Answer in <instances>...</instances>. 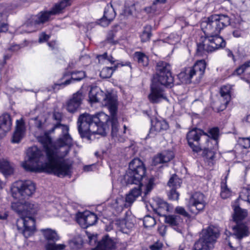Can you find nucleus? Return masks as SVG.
<instances>
[{"label": "nucleus", "mask_w": 250, "mask_h": 250, "mask_svg": "<svg viewBox=\"0 0 250 250\" xmlns=\"http://www.w3.org/2000/svg\"><path fill=\"white\" fill-rule=\"evenodd\" d=\"M0 171L5 175H9L14 172V165L7 160L0 159Z\"/></svg>", "instance_id": "obj_30"}, {"label": "nucleus", "mask_w": 250, "mask_h": 250, "mask_svg": "<svg viewBox=\"0 0 250 250\" xmlns=\"http://www.w3.org/2000/svg\"><path fill=\"white\" fill-rule=\"evenodd\" d=\"M182 180L177 175H173L169 180L167 185L172 188H178L181 187Z\"/></svg>", "instance_id": "obj_39"}, {"label": "nucleus", "mask_w": 250, "mask_h": 250, "mask_svg": "<svg viewBox=\"0 0 250 250\" xmlns=\"http://www.w3.org/2000/svg\"><path fill=\"white\" fill-rule=\"evenodd\" d=\"M209 133L210 135H208L210 139L209 146H211L212 149L211 152L209 151H207V158L212 159L214 155L213 150L216 149L218 147L217 139L218 136L219 129L217 127L211 128L210 129Z\"/></svg>", "instance_id": "obj_20"}, {"label": "nucleus", "mask_w": 250, "mask_h": 250, "mask_svg": "<svg viewBox=\"0 0 250 250\" xmlns=\"http://www.w3.org/2000/svg\"><path fill=\"white\" fill-rule=\"evenodd\" d=\"M98 58H99V60L101 59L107 60L111 63H113L115 61L114 59L111 56H108L106 53H104L103 55L98 56Z\"/></svg>", "instance_id": "obj_50"}, {"label": "nucleus", "mask_w": 250, "mask_h": 250, "mask_svg": "<svg viewBox=\"0 0 250 250\" xmlns=\"http://www.w3.org/2000/svg\"><path fill=\"white\" fill-rule=\"evenodd\" d=\"M230 23V19L225 14H214L201 23L205 35H219L221 31Z\"/></svg>", "instance_id": "obj_4"}, {"label": "nucleus", "mask_w": 250, "mask_h": 250, "mask_svg": "<svg viewBox=\"0 0 250 250\" xmlns=\"http://www.w3.org/2000/svg\"><path fill=\"white\" fill-rule=\"evenodd\" d=\"M234 213L233 214V221L235 223H244L243 220L248 215L246 209H242L238 206H233Z\"/></svg>", "instance_id": "obj_26"}, {"label": "nucleus", "mask_w": 250, "mask_h": 250, "mask_svg": "<svg viewBox=\"0 0 250 250\" xmlns=\"http://www.w3.org/2000/svg\"><path fill=\"white\" fill-rule=\"evenodd\" d=\"M187 139L193 152L198 153L203 150L204 156L207 157V151H211L212 147L209 146V136L201 129L194 128L189 131Z\"/></svg>", "instance_id": "obj_3"}, {"label": "nucleus", "mask_w": 250, "mask_h": 250, "mask_svg": "<svg viewBox=\"0 0 250 250\" xmlns=\"http://www.w3.org/2000/svg\"><path fill=\"white\" fill-rule=\"evenodd\" d=\"M71 78L70 79L66 80L62 84L63 85H68L72 81H80L84 78L85 76V72L83 71H73L71 73Z\"/></svg>", "instance_id": "obj_32"}, {"label": "nucleus", "mask_w": 250, "mask_h": 250, "mask_svg": "<svg viewBox=\"0 0 250 250\" xmlns=\"http://www.w3.org/2000/svg\"><path fill=\"white\" fill-rule=\"evenodd\" d=\"M54 14L51 10L41 11L38 14L32 16L26 22V25L32 29L29 32L36 30L41 24L49 21Z\"/></svg>", "instance_id": "obj_15"}, {"label": "nucleus", "mask_w": 250, "mask_h": 250, "mask_svg": "<svg viewBox=\"0 0 250 250\" xmlns=\"http://www.w3.org/2000/svg\"><path fill=\"white\" fill-rule=\"evenodd\" d=\"M151 26L147 25L144 27V31L141 35V39L142 42L148 41L151 36Z\"/></svg>", "instance_id": "obj_41"}, {"label": "nucleus", "mask_w": 250, "mask_h": 250, "mask_svg": "<svg viewBox=\"0 0 250 250\" xmlns=\"http://www.w3.org/2000/svg\"><path fill=\"white\" fill-rule=\"evenodd\" d=\"M250 67V60L238 67L233 72V75H240Z\"/></svg>", "instance_id": "obj_43"}, {"label": "nucleus", "mask_w": 250, "mask_h": 250, "mask_svg": "<svg viewBox=\"0 0 250 250\" xmlns=\"http://www.w3.org/2000/svg\"><path fill=\"white\" fill-rule=\"evenodd\" d=\"M60 128L62 137L54 144L47 133L38 137L44 149L47 162L45 163V168L48 173H53L59 177H64L70 173L72 164L66 160H62L68 153L72 146V138L68 134L67 125L56 124L54 129Z\"/></svg>", "instance_id": "obj_1"}, {"label": "nucleus", "mask_w": 250, "mask_h": 250, "mask_svg": "<svg viewBox=\"0 0 250 250\" xmlns=\"http://www.w3.org/2000/svg\"><path fill=\"white\" fill-rule=\"evenodd\" d=\"M8 214L6 212L2 209H0V219L5 220L7 218Z\"/></svg>", "instance_id": "obj_56"}, {"label": "nucleus", "mask_w": 250, "mask_h": 250, "mask_svg": "<svg viewBox=\"0 0 250 250\" xmlns=\"http://www.w3.org/2000/svg\"><path fill=\"white\" fill-rule=\"evenodd\" d=\"M112 206L118 213L121 212L124 207H127V204L122 196L117 197L112 204Z\"/></svg>", "instance_id": "obj_34"}, {"label": "nucleus", "mask_w": 250, "mask_h": 250, "mask_svg": "<svg viewBox=\"0 0 250 250\" xmlns=\"http://www.w3.org/2000/svg\"><path fill=\"white\" fill-rule=\"evenodd\" d=\"M174 157L173 152L171 151H165L156 155L153 159L152 163L154 166L159 164L169 162Z\"/></svg>", "instance_id": "obj_24"}, {"label": "nucleus", "mask_w": 250, "mask_h": 250, "mask_svg": "<svg viewBox=\"0 0 250 250\" xmlns=\"http://www.w3.org/2000/svg\"><path fill=\"white\" fill-rule=\"evenodd\" d=\"M96 166L95 165H91L88 166H85L83 167V170L86 172L92 171L93 169V168H95Z\"/></svg>", "instance_id": "obj_57"}, {"label": "nucleus", "mask_w": 250, "mask_h": 250, "mask_svg": "<svg viewBox=\"0 0 250 250\" xmlns=\"http://www.w3.org/2000/svg\"><path fill=\"white\" fill-rule=\"evenodd\" d=\"M246 194H250V185L247 188L243 189L241 192L239 197H243Z\"/></svg>", "instance_id": "obj_54"}, {"label": "nucleus", "mask_w": 250, "mask_h": 250, "mask_svg": "<svg viewBox=\"0 0 250 250\" xmlns=\"http://www.w3.org/2000/svg\"><path fill=\"white\" fill-rule=\"evenodd\" d=\"M103 104L107 107L110 117L104 112L95 115L87 113L81 115L78 119V131L82 137H86L90 134H98L103 136L106 134L104 123H110L113 136H117L118 130V122L117 117L118 103L117 96L110 93L105 94Z\"/></svg>", "instance_id": "obj_2"}, {"label": "nucleus", "mask_w": 250, "mask_h": 250, "mask_svg": "<svg viewBox=\"0 0 250 250\" xmlns=\"http://www.w3.org/2000/svg\"><path fill=\"white\" fill-rule=\"evenodd\" d=\"M72 1L73 0H61L55 3L51 9L52 13L56 15L63 13L66 7L71 5Z\"/></svg>", "instance_id": "obj_28"}, {"label": "nucleus", "mask_w": 250, "mask_h": 250, "mask_svg": "<svg viewBox=\"0 0 250 250\" xmlns=\"http://www.w3.org/2000/svg\"><path fill=\"white\" fill-rule=\"evenodd\" d=\"M96 215L93 213L88 212L86 214L78 219V222H83L84 223V228H87L92 226L95 224L97 220Z\"/></svg>", "instance_id": "obj_29"}, {"label": "nucleus", "mask_w": 250, "mask_h": 250, "mask_svg": "<svg viewBox=\"0 0 250 250\" xmlns=\"http://www.w3.org/2000/svg\"><path fill=\"white\" fill-rule=\"evenodd\" d=\"M137 185H138L137 188H133L130 191V193H131L136 199L141 195V187L142 186V184H141L140 185L137 184Z\"/></svg>", "instance_id": "obj_47"}, {"label": "nucleus", "mask_w": 250, "mask_h": 250, "mask_svg": "<svg viewBox=\"0 0 250 250\" xmlns=\"http://www.w3.org/2000/svg\"><path fill=\"white\" fill-rule=\"evenodd\" d=\"M206 204L204 195L196 192L191 196L187 206L191 212L196 214L204 209Z\"/></svg>", "instance_id": "obj_16"}, {"label": "nucleus", "mask_w": 250, "mask_h": 250, "mask_svg": "<svg viewBox=\"0 0 250 250\" xmlns=\"http://www.w3.org/2000/svg\"><path fill=\"white\" fill-rule=\"evenodd\" d=\"M150 206L153 210L159 216H165L169 211L168 204L161 199L157 200Z\"/></svg>", "instance_id": "obj_21"}, {"label": "nucleus", "mask_w": 250, "mask_h": 250, "mask_svg": "<svg viewBox=\"0 0 250 250\" xmlns=\"http://www.w3.org/2000/svg\"><path fill=\"white\" fill-rule=\"evenodd\" d=\"M242 200L246 201L250 204V194H246L243 197H239Z\"/></svg>", "instance_id": "obj_60"}, {"label": "nucleus", "mask_w": 250, "mask_h": 250, "mask_svg": "<svg viewBox=\"0 0 250 250\" xmlns=\"http://www.w3.org/2000/svg\"><path fill=\"white\" fill-rule=\"evenodd\" d=\"M240 144L245 148L250 147V139L249 138H242L240 140Z\"/></svg>", "instance_id": "obj_48"}, {"label": "nucleus", "mask_w": 250, "mask_h": 250, "mask_svg": "<svg viewBox=\"0 0 250 250\" xmlns=\"http://www.w3.org/2000/svg\"><path fill=\"white\" fill-rule=\"evenodd\" d=\"M12 120L9 114L4 113L0 116V138L10 130Z\"/></svg>", "instance_id": "obj_22"}, {"label": "nucleus", "mask_w": 250, "mask_h": 250, "mask_svg": "<svg viewBox=\"0 0 250 250\" xmlns=\"http://www.w3.org/2000/svg\"><path fill=\"white\" fill-rule=\"evenodd\" d=\"M149 102L152 104H158L163 100H167L162 87L156 83L155 81L152 83L150 87V93L148 96Z\"/></svg>", "instance_id": "obj_18"}, {"label": "nucleus", "mask_w": 250, "mask_h": 250, "mask_svg": "<svg viewBox=\"0 0 250 250\" xmlns=\"http://www.w3.org/2000/svg\"><path fill=\"white\" fill-rule=\"evenodd\" d=\"M44 238L47 241L45 245V250H63L66 245L63 244H57L55 243L60 239V237L57 232L51 229H47L41 230Z\"/></svg>", "instance_id": "obj_12"}, {"label": "nucleus", "mask_w": 250, "mask_h": 250, "mask_svg": "<svg viewBox=\"0 0 250 250\" xmlns=\"http://www.w3.org/2000/svg\"><path fill=\"white\" fill-rule=\"evenodd\" d=\"M36 184L31 180H20L11 187L12 196L16 199H25L32 197L36 192Z\"/></svg>", "instance_id": "obj_7"}, {"label": "nucleus", "mask_w": 250, "mask_h": 250, "mask_svg": "<svg viewBox=\"0 0 250 250\" xmlns=\"http://www.w3.org/2000/svg\"><path fill=\"white\" fill-rule=\"evenodd\" d=\"M21 46L19 44L13 45L9 48V50L11 51H17L21 48Z\"/></svg>", "instance_id": "obj_59"}, {"label": "nucleus", "mask_w": 250, "mask_h": 250, "mask_svg": "<svg viewBox=\"0 0 250 250\" xmlns=\"http://www.w3.org/2000/svg\"><path fill=\"white\" fill-rule=\"evenodd\" d=\"M84 97V95L81 90L73 94L66 102L65 108L67 111L71 113L76 112L80 107Z\"/></svg>", "instance_id": "obj_17"}, {"label": "nucleus", "mask_w": 250, "mask_h": 250, "mask_svg": "<svg viewBox=\"0 0 250 250\" xmlns=\"http://www.w3.org/2000/svg\"><path fill=\"white\" fill-rule=\"evenodd\" d=\"M117 68V66L113 67H106L104 68L100 72V77L104 79L110 78L114 70Z\"/></svg>", "instance_id": "obj_40"}, {"label": "nucleus", "mask_w": 250, "mask_h": 250, "mask_svg": "<svg viewBox=\"0 0 250 250\" xmlns=\"http://www.w3.org/2000/svg\"><path fill=\"white\" fill-rule=\"evenodd\" d=\"M7 17L5 15H3L0 13V27L3 25H5L7 27L6 32L8 30V25L7 23H5L4 21L7 20Z\"/></svg>", "instance_id": "obj_52"}, {"label": "nucleus", "mask_w": 250, "mask_h": 250, "mask_svg": "<svg viewBox=\"0 0 250 250\" xmlns=\"http://www.w3.org/2000/svg\"><path fill=\"white\" fill-rule=\"evenodd\" d=\"M143 223L145 228H149L154 226L156 224V221L153 217L146 215L144 218Z\"/></svg>", "instance_id": "obj_42"}, {"label": "nucleus", "mask_w": 250, "mask_h": 250, "mask_svg": "<svg viewBox=\"0 0 250 250\" xmlns=\"http://www.w3.org/2000/svg\"><path fill=\"white\" fill-rule=\"evenodd\" d=\"M134 57L141 65L143 66H147L148 65V59L144 53L141 52H136L134 54Z\"/></svg>", "instance_id": "obj_38"}, {"label": "nucleus", "mask_w": 250, "mask_h": 250, "mask_svg": "<svg viewBox=\"0 0 250 250\" xmlns=\"http://www.w3.org/2000/svg\"><path fill=\"white\" fill-rule=\"evenodd\" d=\"M114 245L113 241L108 236H105L99 242L97 247L92 250H112Z\"/></svg>", "instance_id": "obj_27"}, {"label": "nucleus", "mask_w": 250, "mask_h": 250, "mask_svg": "<svg viewBox=\"0 0 250 250\" xmlns=\"http://www.w3.org/2000/svg\"><path fill=\"white\" fill-rule=\"evenodd\" d=\"M154 186V179L153 178H151L148 179V182L146 186V189L145 191V195L147 194L153 188Z\"/></svg>", "instance_id": "obj_45"}, {"label": "nucleus", "mask_w": 250, "mask_h": 250, "mask_svg": "<svg viewBox=\"0 0 250 250\" xmlns=\"http://www.w3.org/2000/svg\"><path fill=\"white\" fill-rule=\"evenodd\" d=\"M50 36L45 33H42L39 36V42L41 43L47 41L49 39Z\"/></svg>", "instance_id": "obj_53"}, {"label": "nucleus", "mask_w": 250, "mask_h": 250, "mask_svg": "<svg viewBox=\"0 0 250 250\" xmlns=\"http://www.w3.org/2000/svg\"><path fill=\"white\" fill-rule=\"evenodd\" d=\"M87 236L89 239V242L90 244L92 243V240H94V242L96 241V236L94 235H91V234H87Z\"/></svg>", "instance_id": "obj_63"}, {"label": "nucleus", "mask_w": 250, "mask_h": 250, "mask_svg": "<svg viewBox=\"0 0 250 250\" xmlns=\"http://www.w3.org/2000/svg\"><path fill=\"white\" fill-rule=\"evenodd\" d=\"M168 128V124L165 120L156 119L152 122V126L146 138H153L158 133L166 130Z\"/></svg>", "instance_id": "obj_19"}, {"label": "nucleus", "mask_w": 250, "mask_h": 250, "mask_svg": "<svg viewBox=\"0 0 250 250\" xmlns=\"http://www.w3.org/2000/svg\"><path fill=\"white\" fill-rule=\"evenodd\" d=\"M134 196L130 193V192L126 195L125 202L127 204V207L129 206L131 204H132L134 201L136 200Z\"/></svg>", "instance_id": "obj_49"}, {"label": "nucleus", "mask_w": 250, "mask_h": 250, "mask_svg": "<svg viewBox=\"0 0 250 250\" xmlns=\"http://www.w3.org/2000/svg\"><path fill=\"white\" fill-rule=\"evenodd\" d=\"M230 89L231 87L230 85H224L220 89V95L222 97V101L224 102L223 104L221 106V110H223L225 109L230 101Z\"/></svg>", "instance_id": "obj_25"}, {"label": "nucleus", "mask_w": 250, "mask_h": 250, "mask_svg": "<svg viewBox=\"0 0 250 250\" xmlns=\"http://www.w3.org/2000/svg\"><path fill=\"white\" fill-rule=\"evenodd\" d=\"M7 27L5 25H3L0 27V34L6 32Z\"/></svg>", "instance_id": "obj_64"}, {"label": "nucleus", "mask_w": 250, "mask_h": 250, "mask_svg": "<svg viewBox=\"0 0 250 250\" xmlns=\"http://www.w3.org/2000/svg\"><path fill=\"white\" fill-rule=\"evenodd\" d=\"M166 228L165 226H162L160 228H159L158 230L159 231L160 234L162 236H164L166 234Z\"/></svg>", "instance_id": "obj_61"}, {"label": "nucleus", "mask_w": 250, "mask_h": 250, "mask_svg": "<svg viewBox=\"0 0 250 250\" xmlns=\"http://www.w3.org/2000/svg\"><path fill=\"white\" fill-rule=\"evenodd\" d=\"M175 212L185 217L189 218L190 215L182 207L178 206L175 209Z\"/></svg>", "instance_id": "obj_44"}, {"label": "nucleus", "mask_w": 250, "mask_h": 250, "mask_svg": "<svg viewBox=\"0 0 250 250\" xmlns=\"http://www.w3.org/2000/svg\"><path fill=\"white\" fill-rule=\"evenodd\" d=\"M177 188H172L170 190L168 196L170 200H178L179 199V194L176 191Z\"/></svg>", "instance_id": "obj_46"}, {"label": "nucleus", "mask_w": 250, "mask_h": 250, "mask_svg": "<svg viewBox=\"0 0 250 250\" xmlns=\"http://www.w3.org/2000/svg\"><path fill=\"white\" fill-rule=\"evenodd\" d=\"M232 34L234 37L239 38L242 36V31L241 30L236 29L233 32Z\"/></svg>", "instance_id": "obj_58"}, {"label": "nucleus", "mask_w": 250, "mask_h": 250, "mask_svg": "<svg viewBox=\"0 0 250 250\" xmlns=\"http://www.w3.org/2000/svg\"><path fill=\"white\" fill-rule=\"evenodd\" d=\"M107 11L109 12V15L106 16L105 14V17L103 16L99 21V24L103 27L107 26L111 21L114 19L116 16L115 12L110 7H108L106 9Z\"/></svg>", "instance_id": "obj_31"}, {"label": "nucleus", "mask_w": 250, "mask_h": 250, "mask_svg": "<svg viewBox=\"0 0 250 250\" xmlns=\"http://www.w3.org/2000/svg\"><path fill=\"white\" fill-rule=\"evenodd\" d=\"M11 208L14 211L21 215V217L25 215L24 203L22 204L20 202L12 203L11 204Z\"/></svg>", "instance_id": "obj_36"}, {"label": "nucleus", "mask_w": 250, "mask_h": 250, "mask_svg": "<svg viewBox=\"0 0 250 250\" xmlns=\"http://www.w3.org/2000/svg\"><path fill=\"white\" fill-rule=\"evenodd\" d=\"M201 39V42L197 44L196 50L197 54L199 56H202L205 51L211 52L226 45L225 40L219 35H205Z\"/></svg>", "instance_id": "obj_8"}, {"label": "nucleus", "mask_w": 250, "mask_h": 250, "mask_svg": "<svg viewBox=\"0 0 250 250\" xmlns=\"http://www.w3.org/2000/svg\"><path fill=\"white\" fill-rule=\"evenodd\" d=\"M17 227L19 230L22 231L25 238L33 234L35 231V219L31 216L24 215L21 217L17 221Z\"/></svg>", "instance_id": "obj_13"}, {"label": "nucleus", "mask_w": 250, "mask_h": 250, "mask_svg": "<svg viewBox=\"0 0 250 250\" xmlns=\"http://www.w3.org/2000/svg\"><path fill=\"white\" fill-rule=\"evenodd\" d=\"M108 7H110L113 10H114V8H113L112 7V5L111 4H108L106 5V6H105V8H104V17H105V12H106V16L107 17L108 15H109V11H107L106 10V9Z\"/></svg>", "instance_id": "obj_62"}, {"label": "nucleus", "mask_w": 250, "mask_h": 250, "mask_svg": "<svg viewBox=\"0 0 250 250\" xmlns=\"http://www.w3.org/2000/svg\"><path fill=\"white\" fill-rule=\"evenodd\" d=\"M24 131V123L22 119L17 120L16 128L12 137V142L19 143L23 137Z\"/></svg>", "instance_id": "obj_23"}, {"label": "nucleus", "mask_w": 250, "mask_h": 250, "mask_svg": "<svg viewBox=\"0 0 250 250\" xmlns=\"http://www.w3.org/2000/svg\"><path fill=\"white\" fill-rule=\"evenodd\" d=\"M25 215L27 214H35L39 209V205L33 202H25L24 203Z\"/></svg>", "instance_id": "obj_33"}, {"label": "nucleus", "mask_w": 250, "mask_h": 250, "mask_svg": "<svg viewBox=\"0 0 250 250\" xmlns=\"http://www.w3.org/2000/svg\"><path fill=\"white\" fill-rule=\"evenodd\" d=\"M164 217L165 222L171 226H177L181 221L180 217L176 215H166Z\"/></svg>", "instance_id": "obj_35"}, {"label": "nucleus", "mask_w": 250, "mask_h": 250, "mask_svg": "<svg viewBox=\"0 0 250 250\" xmlns=\"http://www.w3.org/2000/svg\"><path fill=\"white\" fill-rule=\"evenodd\" d=\"M163 246V244L160 241H157L153 244L149 246L151 250H161Z\"/></svg>", "instance_id": "obj_51"}, {"label": "nucleus", "mask_w": 250, "mask_h": 250, "mask_svg": "<svg viewBox=\"0 0 250 250\" xmlns=\"http://www.w3.org/2000/svg\"><path fill=\"white\" fill-rule=\"evenodd\" d=\"M146 169L143 162L138 158L132 160L129 164V168L124 176V180L127 185L141 184L145 176Z\"/></svg>", "instance_id": "obj_6"}, {"label": "nucleus", "mask_w": 250, "mask_h": 250, "mask_svg": "<svg viewBox=\"0 0 250 250\" xmlns=\"http://www.w3.org/2000/svg\"><path fill=\"white\" fill-rule=\"evenodd\" d=\"M206 67L205 60H199L193 66L185 68L184 71L181 72L179 76L180 78L184 77L187 82L190 83L191 79L194 78L195 82L198 83L204 74Z\"/></svg>", "instance_id": "obj_11"}, {"label": "nucleus", "mask_w": 250, "mask_h": 250, "mask_svg": "<svg viewBox=\"0 0 250 250\" xmlns=\"http://www.w3.org/2000/svg\"><path fill=\"white\" fill-rule=\"evenodd\" d=\"M219 235L218 229L213 226L203 229L200 238L194 243L192 250H212Z\"/></svg>", "instance_id": "obj_5"}, {"label": "nucleus", "mask_w": 250, "mask_h": 250, "mask_svg": "<svg viewBox=\"0 0 250 250\" xmlns=\"http://www.w3.org/2000/svg\"><path fill=\"white\" fill-rule=\"evenodd\" d=\"M156 74L152 80L155 81L160 86L171 87L173 85L174 79L171 72L170 65L165 62H159L156 65Z\"/></svg>", "instance_id": "obj_9"}, {"label": "nucleus", "mask_w": 250, "mask_h": 250, "mask_svg": "<svg viewBox=\"0 0 250 250\" xmlns=\"http://www.w3.org/2000/svg\"><path fill=\"white\" fill-rule=\"evenodd\" d=\"M114 39V34L112 31H110L108 35L107 38V41L112 43H115V42L113 41Z\"/></svg>", "instance_id": "obj_55"}, {"label": "nucleus", "mask_w": 250, "mask_h": 250, "mask_svg": "<svg viewBox=\"0 0 250 250\" xmlns=\"http://www.w3.org/2000/svg\"><path fill=\"white\" fill-rule=\"evenodd\" d=\"M227 176L225 177V181L222 182L221 184V197L223 199H226L229 197L231 195V191L229 188H228L227 185Z\"/></svg>", "instance_id": "obj_37"}, {"label": "nucleus", "mask_w": 250, "mask_h": 250, "mask_svg": "<svg viewBox=\"0 0 250 250\" xmlns=\"http://www.w3.org/2000/svg\"><path fill=\"white\" fill-rule=\"evenodd\" d=\"M232 226V233L229 238L228 244L232 250L239 249L235 246H233L230 240L236 238L240 241L244 237H247L250 234V231L248 227L244 223H237ZM240 250V249H239Z\"/></svg>", "instance_id": "obj_14"}, {"label": "nucleus", "mask_w": 250, "mask_h": 250, "mask_svg": "<svg viewBox=\"0 0 250 250\" xmlns=\"http://www.w3.org/2000/svg\"><path fill=\"white\" fill-rule=\"evenodd\" d=\"M28 161L23 162L21 166L27 171H35L39 167L42 166L45 157L43 152L37 146L30 147L27 152Z\"/></svg>", "instance_id": "obj_10"}]
</instances>
